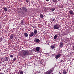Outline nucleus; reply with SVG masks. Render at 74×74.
<instances>
[{"instance_id":"dca6fc26","label":"nucleus","mask_w":74,"mask_h":74,"mask_svg":"<svg viewBox=\"0 0 74 74\" xmlns=\"http://www.w3.org/2000/svg\"><path fill=\"white\" fill-rule=\"evenodd\" d=\"M4 10L5 11H8V9H7L6 7L4 8Z\"/></svg>"},{"instance_id":"6ab92c4d","label":"nucleus","mask_w":74,"mask_h":74,"mask_svg":"<svg viewBox=\"0 0 74 74\" xmlns=\"http://www.w3.org/2000/svg\"><path fill=\"white\" fill-rule=\"evenodd\" d=\"M57 37H58V36L57 35H56L54 36V39H56V38H57Z\"/></svg>"},{"instance_id":"473e14b6","label":"nucleus","mask_w":74,"mask_h":74,"mask_svg":"<svg viewBox=\"0 0 74 74\" xmlns=\"http://www.w3.org/2000/svg\"><path fill=\"white\" fill-rule=\"evenodd\" d=\"M47 1H48L49 0H45Z\"/></svg>"},{"instance_id":"72a5a7b5","label":"nucleus","mask_w":74,"mask_h":74,"mask_svg":"<svg viewBox=\"0 0 74 74\" xmlns=\"http://www.w3.org/2000/svg\"><path fill=\"white\" fill-rule=\"evenodd\" d=\"M19 10H21V8H18Z\"/></svg>"},{"instance_id":"f3484780","label":"nucleus","mask_w":74,"mask_h":74,"mask_svg":"<svg viewBox=\"0 0 74 74\" xmlns=\"http://www.w3.org/2000/svg\"><path fill=\"white\" fill-rule=\"evenodd\" d=\"M63 43L62 42H61L60 43V46L61 47H63Z\"/></svg>"},{"instance_id":"aec40b11","label":"nucleus","mask_w":74,"mask_h":74,"mask_svg":"<svg viewBox=\"0 0 74 74\" xmlns=\"http://www.w3.org/2000/svg\"><path fill=\"white\" fill-rule=\"evenodd\" d=\"M13 35H11L10 36V39H12V38H13Z\"/></svg>"},{"instance_id":"c9c22d12","label":"nucleus","mask_w":74,"mask_h":74,"mask_svg":"<svg viewBox=\"0 0 74 74\" xmlns=\"http://www.w3.org/2000/svg\"><path fill=\"white\" fill-rule=\"evenodd\" d=\"M19 12V13H21V12Z\"/></svg>"},{"instance_id":"0eeeda50","label":"nucleus","mask_w":74,"mask_h":74,"mask_svg":"<svg viewBox=\"0 0 74 74\" xmlns=\"http://www.w3.org/2000/svg\"><path fill=\"white\" fill-rule=\"evenodd\" d=\"M34 36V32H31V33L29 34V36L30 37H32L33 36Z\"/></svg>"},{"instance_id":"4c0bfd02","label":"nucleus","mask_w":74,"mask_h":74,"mask_svg":"<svg viewBox=\"0 0 74 74\" xmlns=\"http://www.w3.org/2000/svg\"><path fill=\"white\" fill-rule=\"evenodd\" d=\"M62 61H63V60H62Z\"/></svg>"},{"instance_id":"7c9ffc66","label":"nucleus","mask_w":74,"mask_h":74,"mask_svg":"<svg viewBox=\"0 0 74 74\" xmlns=\"http://www.w3.org/2000/svg\"><path fill=\"white\" fill-rule=\"evenodd\" d=\"M33 27L34 29V28H36V27L35 26H34Z\"/></svg>"},{"instance_id":"9b49d317","label":"nucleus","mask_w":74,"mask_h":74,"mask_svg":"<svg viewBox=\"0 0 74 74\" xmlns=\"http://www.w3.org/2000/svg\"><path fill=\"white\" fill-rule=\"evenodd\" d=\"M24 35L25 37H28V34L27 33H24Z\"/></svg>"},{"instance_id":"bb28decb","label":"nucleus","mask_w":74,"mask_h":74,"mask_svg":"<svg viewBox=\"0 0 74 74\" xmlns=\"http://www.w3.org/2000/svg\"><path fill=\"white\" fill-rule=\"evenodd\" d=\"M55 18H52V21H55Z\"/></svg>"},{"instance_id":"f704fd0d","label":"nucleus","mask_w":74,"mask_h":74,"mask_svg":"<svg viewBox=\"0 0 74 74\" xmlns=\"http://www.w3.org/2000/svg\"><path fill=\"white\" fill-rule=\"evenodd\" d=\"M59 74H62L60 72H59Z\"/></svg>"},{"instance_id":"39448f33","label":"nucleus","mask_w":74,"mask_h":74,"mask_svg":"<svg viewBox=\"0 0 74 74\" xmlns=\"http://www.w3.org/2000/svg\"><path fill=\"white\" fill-rule=\"evenodd\" d=\"M22 10H23V11L25 12H27V9L25 7H23L22 8Z\"/></svg>"},{"instance_id":"c85d7f7f","label":"nucleus","mask_w":74,"mask_h":74,"mask_svg":"<svg viewBox=\"0 0 74 74\" xmlns=\"http://www.w3.org/2000/svg\"><path fill=\"white\" fill-rule=\"evenodd\" d=\"M16 58H14V59H13V60L14 61H15V60H16Z\"/></svg>"},{"instance_id":"a878e982","label":"nucleus","mask_w":74,"mask_h":74,"mask_svg":"<svg viewBox=\"0 0 74 74\" xmlns=\"http://www.w3.org/2000/svg\"><path fill=\"white\" fill-rule=\"evenodd\" d=\"M26 1L27 3H29V1L28 0H26Z\"/></svg>"},{"instance_id":"4be33fe9","label":"nucleus","mask_w":74,"mask_h":74,"mask_svg":"<svg viewBox=\"0 0 74 74\" xmlns=\"http://www.w3.org/2000/svg\"><path fill=\"white\" fill-rule=\"evenodd\" d=\"M23 74V71H21L20 72V74Z\"/></svg>"},{"instance_id":"ddd939ff","label":"nucleus","mask_w":74,"mask_h":74,"mask_svg":"<svg viewBox=\"0 0 74 74\" xmlns=\"http://www.w3.org/2000/svg\"><path fill=\"white\" fill-rule=\"evenodd\" d=\"M63 73L64 74H66V73H67V71L64 70L63 71Z\"/></svg>"},{"instance_id":"2f4dec72","label":"nucleus","mask_w":74,"mask_h":74,"mask_svg":"<svg viewBox=\"0 0 74 74\" xmlns=\"http://www.w3.org/2000/svg\"><path fill=\"white\" fill-rule=\"evenodd\" d=\"M0 74H3V73L1 72V73H0Z\"/></svg>"},{"instance_id":"c756f323","label":"nucleus","mask_w":74,"mask_h":74,"mask_svg":"<svg viewBox=\"0 0 74 74\" xmlns=\"http://www.w3.org/2000/svg\"><path fill=\"white\" fill-rule=\"evenodd\" d=\"M13 30H15V28H13Z\"/></svg>"},{"instance_id":"e433bc0d","label":"nucleus","mask_w":74,"mask_h":74,"mask_svg":"<svg viewBox=\"0 0 74 74\" xmlns=\"http://www.w3.org/2000/svg\"><path fill=\"white\" fill-rule=\"evenodd\" d=\"M1 71V70H0V71Z\"/></svg>"},{"instance_id":"1a4fd4ad","label":"nucleus","mask_w":74,"mask_h":74,"mask_svg":"<svg viewBox=\"0 0 74 74\" xmlns=\"http://www.w3.org/2000/svg\"><path fill=\"white\" fill-rule=\"evenodd\" d=\"M34 41L35 42H40V40L39 39H37L36 40H35Z\"/></svg>"},{"instance_id":"6e6552de","label":"nucleus","mask_w":74,"mask_h":74,"mask_svg":"<svg viewBox=\"0 0 74 74\" xmlns=\"http://www.w3.org/2000/svg\"><path fill=\"white\" fill-rule=\"evenodd\" d=\"M69 12L70 14H71V15H73L74 12H73L72 10H70Z\"/></svg>"},{"instance_id":"f03ea898","label":"nucleus","mask_w":74,"mask_h":74,"mask_svg":"<svg viewBox=\"0 0 74 74\" xmlns=\"http://www.w3.org/2000/svg\"><path fill=\"white\" fill-rule=\"evenodd\" d=\"M60 27V25L58 24H56L54 25V29H58Z\"/></svg>"},{"instance_id":"7ed1b4c3","label":"nucleus","mask_w":74,"mask_h":74,"mask_svg":"<svg viewBox=\"0 0 74 74\" xmlns=\"http://www.w3.org/2000/svg\"><path fill=\"white\" fill-rule=\"evenodd\" d=\"M41 48L40 47H36L35 51L36 52L38 53L40 52L41 51Z\"/></svg>"},{"instance_id":"20e7f679","label":"nucleus","mask_w":74,"mask_h":74,"mask_svg":"<svg viewBox=\"0 0 74 74\" xmlns=\"http://www.w3.org/2000/svg\"><path fill=\"white\" fill-rule=\"evenodd\" d=\"M54 69H51L50 70H49L48 71L46 72L45 74H50L51 73H52Z\"/></svg>"},{"instance_id":"2eb2a0df","label":"nucleus","mask_w":74,"mask_h":74,"mask_svg":"<svg viewBox=\"0 0 74 74\" xmlns=\"http://www.w3.org/2000/svg\"><path fill=\"white\" fill-rule=\"evenodd\" d=\"M40 18H44V15L42 14H40Z\"/></svg>"},{"instance_id":"58836bf2","label":"nucleus","mask_w":74,"mask_h":74,"mask_svg":"<svg viewBox=\"0 0 74 74\" xmlns=\"http://www.w3.org/2000/svg\"><path fill=\"white\" fill-rule=\"evenodd\" d=\"M1 25H0V26Z\"/></svg>"},{"instance_id":"b1692460","label":"nucleus","mask_w":74,"mask_h":74,"mask_svg":"<svg viewBox=\"0 0 74 74\" xmlns=\"http://www.w3.org/2000/svg\"><path fill=\"white\" fill-rule=\"evenodd\" d=\"M21 23L22 24H23V21L22 20L21 21Z\"/></svg>"},{"instance_id":"4468645a","label":"nucleus","mask_w":74,"mask_h":74,"mask_svg":"<svg viewBox=\"0 0 74 74\" xmlns=\"http://www.w3.org/2000/svg\"><path fill=\"white\" fill-rule=\"evenodd\" d=\"M55 8H52L50 9V11H55Z\"/></svg>"},{"instance_id":"5701e85b","label":"nucleus","mask_w":74,"mask_h":74,"mask_svg":"<svg viewBox=\"0 0 74 74\" xmlns=\"http://www.w3.org/2000/svg\"><path fill=\"white\" fill-rule=\"evenodd\" d=\"M5 59H6V61H8V59L7 58V57H5Z\"/></svg>"},{"instance_id":"a211bd4d","label":"nucleus","mask_w":74,"mask_h":74,"mask_svg":"<svg viewBox=\"0 0 74 74\" xmlns=\"http://www.w3.org/2000/svg\"><path fill=\"white\" fill-rule=\"evenodd\" d=\"M51 48L52 49H53V48H55V46H54L53 45L51 46Z\"/></svg>"},{"instance_id":"423d86ee","label":"nucleus","mask_w":74,"mask_h":74,"mask_svg":"<svg viewBox=\"0 0 74 74\" xmlns=\"http://www.w3.org/2000/svg\"><path fill=\"white\" fill-rule=\"evenodd\" d=\"M60 56H61V54H59L58 55H56L55 58H56V59H58V58L60 57Z\"/></svg>"},{"instance_id":"9d476101","label":"nucleus","mask_w":74,"mask_h":74,"mask_svg":"<svg viewBox=\"0 0 74 74\" xmlns=\"http://www.w3.org/2000/svg\"><path fill=\"white\" fill-rule=\"evenodd\" d=\"M3 60V59L1 58V57H0V63H2V62H4Z\"/></svg>"},{"instance_id":"cd10ccee","label":"nucleus","mask_w":74,"mask_h":74,"mask_svg":"<svg viewBox=\"0 0 74 74\" xmlns=\"http://www.w3.org/2000/svg\"><path fill=\"white\" fill-rule=\"evenodd\" d=\"M10 57H11V58H13V56H12V55H11Z\"/></svg>"},{"instance_id":"f257e3e1","label":"nucleus","mask_w":74,"mask_h":74,"mask_svg":"<svg viewBox=\"0 0 74 74\" xmlns=\"http://www.w3.org/2000/svg\"><path fill=\"white\" fill-rule=\"evenodd\" d=\"M22 55L23 56H26L29 55V52L27 51H24L22 52Z\"/></svg>"},{"instance_id":"393cba45","label":"nucleus","mask_w":74,"mask_h":74,"mask_svg":"<svg viewBox=\"0 0 74 74\" xmlns=\"http://www.w3.org/2000/svg\"><path fill=\"white\" fill-rule=\"evenodd\" d=\"M3 40V38H0V42H1Z\"/></svg>"},{"instance_id":"412c9836","label":"nucleus","mask_w":74,"mask_h":74,"mask_svg":"<svg viewBox=\"0 0 74 74\" xmlns=\"http://www.w3.org/2000/svg\"><path fill=\"white\" fill-rule=\"evenodd\" d=\"M53 1L54 2V3H57L58 2L57 0H53Z\"/></svg>"},{"instance_id":"f8f14e48","label":"nucleus","mask_w":74,"mask_h":74,"mask_svg":"<svg viewBox=\"0 0 74 74\" xmlns=\"http://www.w3.org/2000/svg\"><path fill=\"white\" fill-rule=\"evenodd\" d=\"M34 34H37V30L36 29L35 30H34Z\"/></svg>"}]
</instances>
